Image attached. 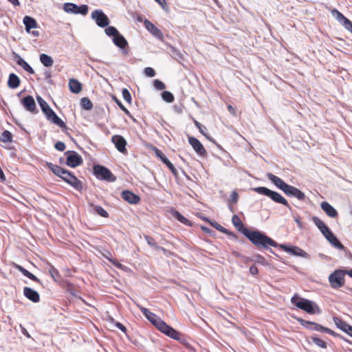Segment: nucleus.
I'll return each instance as SVG.
<instances>
[{"mask_svg":"<svg viewBox=\"0 0 352 352\" xmlns=\"http://www.w3.org/2000/svg\"><path fill=\"white\" fill-rule=\"evenodd\" d=\"M47 166L53 172L54 175L60 177L63 180L71 185L75 189L78 190H82V182L72 173L50 162L47 163Z\"/></svg>","mask_w":352,"mask_h":352,"instance_id":"1","label":"nucleus"},{"mask_svg":"<svg viewBox=\"0 0 352 352\" xmlns=\"http://www.w3.org/2000/svg\"><path fill=\"white\" fill-rule=\"evenodd\" d=\"M242 232L257 247L267 248L269 246H277V243L273 239L258 231H251L248 228H244Z\"/></svg>","mask_w":352,"mask_h":352,"instance_id":"2","label":"nucleus"},{"mask_svg":"<svg viewBox=\"0 0 352 352\" xmlns=\"http://www.w3.org/2000/svg\"><path fill=\"white\" fill-rule=\"evenodd\" d=\"M291 302L298 309L309 314H320L321 310L316 303L308 299L303 298L295 294L291 298Z\"/></svg>","mask_w":352,"mask_h":352,"instance_id":"3","label":"nucleus"},{"mask_svg":"<svg viewBox=\"0 0 352 352\" xmlns=\"http://www.w3.org/2000/svg\"><path fill=\"white\" fill-rule=\"evenodd\" d=\"M36 99L42 111L45 115L48 120H50L52 123L58 125L63 130L67 129L65 123L56 114L45 100H44L41 96H37Z\"/></svg>","mask_w":352,"mask_h":352,"instance_id":"4","label":"nucleus"},{"mask_svg":"<svg viewBox=\"0 0 352 352\" xmlns=\"http://www.w3.org/2000/svg\"><path fill=\"white\" fill-rule=\"evenodd\" d=\"M253 190L258 194L270 197L274 202L281 204L285 206H289L288 201L277 192L271 190L266 187H256L253 188Z\"/></svg>","mask_w":352,"mask_h":352,"instance_id":"5","label":"nucleus"},{"mask_svg":"<svg viewBox=\"0 0 352 352\" xmlns=\"http://www.w3.org/2000/svg\"><path fill=\"white\" fill-rule=\"evenodd\" d=\"M94 173L96 177L99 179L106 180L108 182H115L116 180L111 170L101 165H95L94 166Z\"/></svg>","mask_w":352,"mask_h":352,"instance_id":"6","label":"nucleus"},{"mask_svg":"<svg viewBox=\"0 0 352 352\" xmlns=\"http://www.w3.org/2000/svg\"><path fill=\"white\" fill-rule=\"evenodd\" d=\"M346 270H336L329 276V281L333 288H340L344 284Z\"/></svg>","mask_w":352,"mask_h":352,"instance_id":"7","label":"nucleus"},{"mask_svg":"<svg viewBox=\"0 0 352 352\" xmlns=\"http://www.w3.org/2000/svg\"><path fill=\"white\" fill-rule=\"evenodd\" d=\"M152 324L161 332L173 339H176V331L170 327L168 326L158 316L154 321H152Z\"/></svg>","mask_w":352,"mask_h":352,"instance_id":"8","label":"nucleus"},{"mask_svg":"<svg viewBox=\"0 0 352 352\" xmlns=\"http://www.w3.org/2000/svg\"><path fill=\"white\" fill-rule=\"evenodd\" d=\"M67 155L66 164L72 168H76L83 163L82 157L74 151H67L65 153Z\"/></svg>","mask_w":352,"mask_h":352,"instance_id":"9","label":"nucleus"},{"mask_svg":"<svg viewBox=\"0 0 352 352\" xmlns=\"http://www.w3.org/2000/svg\"><path fill=\"white\" fill-rule=\"evenodd\" d=\"M64 10L67 13L80 14L83 16L88 13L89 8L87 5L77 6L72 3H66L63 6Z\"/></svg>","mask_w":352,"mask_h":352,"instance_id":"10","label":"nucleus"},{"mask_svg":"<svg viewBox=\"0 0 352 352\" xmlns=\"http://www.w3.org/2000/svg\"><path fill=\"white\" fill-rule=\"evenodd\" d=\"M298 321L302 326H304L306 328H308L311 330L327 333L332 335V336L336 335V333L333 331H332L331 329L324 327H322V325L318 324L317 323L306 321L303 319H298Z\"/></svg>","mask_w":352,"mask_h":352,"instance_id":"11","label":"nucleus"},{"mask_svg":"<svg viewBox=\"0 0 352 352\" xmlns=\"http://www.w3.org/2000/svg\"><path fill=\"white\" fill-rule=\"evenodd\" d=\"M91 17L99 27L104 28L109 23L107 16L102 10H94L91 13Z\"/></svg>","mask_w":352,"mask_h":352,"instance_id":"12","label":"nucleus"},{"mask_svg":"<svg viewBox=\"0 0 352 352\" xmlns=\"http://www.w3.org/2000/svg\"><path fill=\"white\" fill-rule=\"evenodd\" d=\"M111 142L113 143L117 150L121 153H127V150L126 148L127 142L124 137L120 135H114L111 137Z\"/></svg>","mask_w":352,"mask_h":352,"instance_id":"13","label":"nucleus"},{"mask_svg":"<svg viewBox=\"0 0 352 352\" xmlns=\"http://www.w3.org/2000/svg\"><path fill=\"white\" fill-rule=\"evenodd\" d=\"M21 104L26 111L30 112L32 114H36L38 112V110L36 108V102L32 96L24 97L21 100Z\"/></svg>","mask_w":352,"mask_h":352,"instance_id":"14","label":"nucleus"},{"mask_svg":"<svg viewBox=\"0 0 352 352\" xmlns=\"http://www.w3.org/2000/svg\"><path fill=\"white\" fill-rule=\"evenodd\" d=\"M331 14L346 30L352 32V22L349 19L337 10H333Z\"/></svg>","mask_w":352,"mask_h":352,"instance_id":"15","label":"nucleus"},{"mask_svg":"<svg viewBox=\"0 0 352 352\" xmlns=\"http://www.w3.org/2000/svg\"><path fill=\"white\" fill-rule=\"evenodd\" d=\"M188 142L198 155L201 156L206 155V151L198 139L193 137H190L188 138Z\"/></svg>","mask_w":352,"mask_h":352,"instance_id":"16","label":"nucleus"},{"mask_svg":"<svg viewBox=\"0 0 352 352\" xmlns=\"http://www.w3.org/2000/svg\"><path fill=\"white\" fill-rule=\"evenodd\" d=\"M280 248L286 252L292 255L299 256L301 257H307V254L305 251L296 246H287L286 245L281 244Z\"/></svg>","mask_w":352,"mask_h":352,"instance_id":"17","label":"nucleus"},{"mask_svg":"<svg viewBox=\"0 0 352 352\" xmlns=\"http://www.w3.org/2000/svg\"><path fill=\"white\" fill-rule=\"evenodd\" d=\"M122 198L131 204H137L140 201V197L129 190H124L121 193Z\"/></svg>","mask_w":352,"mask_h":352,"instance_id":"18","label":"nucleus"},{"mask_svg":"<svg viewBox=\"0 0 352 352\" xmlns=\"http://www.w3.org/2000/svg\"><path fill=\"white\" fill-rule=\"evenodd\" d=\"M24 296L33 302H38L40 301V296L38 293L33 289L25 287L23 288Z\"/></svg>","mask_w":352,"mask_h":352,"instance_id":"19","label":"nucleus"},{"mask_svg":"<svg viewBox=\"0 0 352 352\" xmlns=\"http://www.w3.org/2000/svg\"><path fill=\"white\" fill-rule=\"evenodd\" d=\"M267 177L278 188L285 192V189L288 186L289 184H286L283 180H282L278 177L273 175L272 173H267Z\"/></svg>","mask_w":352,"mask_h":352,"instance_id":"20","label":"nucleus"},{"mask_svg":"<svg viewBox=\"0 0 352 352\" xmlns=\"http://www.w3.org/2000/svg\"><path fill=\"white\" fill-rule=\"evenodd\" d=\"M284 192L287 195L294 196L299 200H303L305 198V195L302 191L290 185H288Z\"/></svg>","mask_w":352,"mask_h":352,"instance_id":"21","label":"nucleus"},{"mask_svg":"<svg viewBox=\"0 0 352 352\" xmlns=\"http://www.w3.org/2000/svg\"><path fill=\"white\" fill-rule=\"evenodd\" d=\"M327 240L335 248L339 250H343L344 245L339 241L337 237L330 231L328 234L324 236Z\"/></svg>","mask_w":352,"mask_h":352,"instance_id":"22","label":"nucleus"},{"mask_svg":"<svg viewBox=\"0 0 352 352\" xmlns=\"http://www.w3.org/2000/svg\"><path fill=\"white\" fill-rule=\"evenodd\" d=\"M321 208L330 217L335 218L338 216L336 210L327 201H322L320 204Z\"/></svg>","mask_w":352,"mask_h":352,"instance_id":"23","label":"nucleus"},{"mask_svg":"<svg viewBox=\"0 0 352 352\" xmlns=\"http://www.w3.org/2000/svg\"><path fill=\"white\" fill-rule=\"evenodd\" d=\"M311 220L324 236L331 231L326 224L318 217H313Z\"/></svg>","mask_w":352,"mask_h":352,"instance_id":"24","label":"nucleus"},{"mask_svg":"<svg viewBox=\"0 0 352 352\" xmlns=\"http://www.w3.org/2000/svg\"><path fill=\"white\" fill-rule=\"evenodd\" d=\"M23 21L25 27V30L29 33L30 32L31 29L37 28V22L34 18L31 16H25L23 18Z\"/></svg>","mask_w":352,"mask_h":352,"instance_id":"25","label":"nucleus"},{"mask_svg":"<svg viewBox=\"0 0 352 352\" xmlns=\"http://www.w3.org/2000/svg\"><path fill=\"white\" fill-rule=\"evenodd\" d=\"M21 80L15 74H10L8 77V86L10 89H16L20 85Z\"/></svg>","mask_w":352,"mask_h":352,"instance_id":"26","label":"nucleus"},{"mask_svg":"<svg viewBox=\"0 0 352 352\" xmlns=\"http://www.w3.org/2000/svg\"><path fill=\"white\" fill-rule=\"evenodd\" d=\"M113 42L116 46L122 49L125 48L128 45L127 41L120 33L113 38Z\"/></svg>","mask_w":352,"mask_h":352,"instance_id":"27","label":"nucleus"},{"mask_svg":"<svg viewBox=\"0 0 352 352\" xmlns=\"http://www.w3.org/2000/svg\"><path fill=\"white\" fill-rule=\"evenodd\" d=\"M155 153L162 160V162L167 165L173 173L176 175V170L173 164L166 157L164 153L160 150L157 148L155 149Z\"/></svg>","mask_w":352,"mask_h":352,"instance_id":"28","label":"nucleus"},{"mask_svg":"<svg viewBox=\"0 0 352 352\" xmlns=\"http://www.w3.org/2000/svg\"><path fill=\"white\" fill-rule=\"evenodd\" d=\"M69 87L70 91L74 94H78L82 90V86L80 82L74 78L69 80Z\"/></svg>","mask_w":352,"mask_h":352,"instance_id":"29","label":"nucleus"},{"mask_svg":"<svg viewBox=\"0 0 352 352\" xmlns=\"http://www.w3.org/2000/svg\"><path fill=\"white\" fill-rule=\"evenodd\" d=\"M15 267L19 272H21L24 276H25L26 277L29 278L32 280L37 282V283H40L41 282V280L35 275H34L33 274L30 273L29 271H28L27 270L23 268L22 266H21L19 265H15Z\"/></svg>","mask_w":352,"mask_h":352,"instance_id":"30","label":"nucleus"},{"mask_svg":"<svg viewBox=\"0 0 352 352\" xmlns=\"http://www.w3.org/2000/svg\"><path fill=\"white\" fill-rule=\"evenodd\" d=\"M333 322L338 328L345 333L348 331L351 327V325L347 324L346 322L337 317L333 318Z\"/></svg>","mask_w":352,"mask_h":352,"instance_id":"31","label":"nucleus"},{"mask_svg":"<svg viewBox=\"0 0 352 352\" xmlns=\"http://www.w3.org/2000/svg\"><path fill=\"white\" fill-rule=\"evenodd\" d=\"M16 63L19 65H20L24 70L28 72V73L33 74H34V70L32 68V67L21 56H17Z\"/></svg>","mask_w":352,"mask_h":352,"instance_id":"32","label":"nucleus"},{"mask_svg":"<svg viewBox=\"0 0 352 352\" xmlns=\"http://www.w3.org/2000/svg\"><path fill=\"white\" fill-rule=\"evenodd\" d=\"M144 26L145 28L150 31L153 35L157 36L160 34V30L150 21L146 19L144 21Z\"/></svg>","mask_w":352,"mask_h":352,"instance_id":"33","label":"nucleus"},{"mask_svg":"<svg viewBox=\"0 0 352 352\" xmlns=\"http://www.w3.org/2000/svg\"><path fill=\"white\" fill-rule=\"evenodd\" d=\"M40 60L45 67H51L54 63L52 58L45 54L40 55Z\"/></svg>","mask_w":352,"mask_h":352,"instance_id":"34","label":"nucleus"},{"mask_svg":"<svg viewBox=\"0 0 352 352\" xmlns=\"http://www.w3.org/2000/svg\"><path fill=\"white\" fill-rule=\"evenodd\" d=\"M92 210L102 217H108L109 213L100 206L91 204Z\"/></svg>","mask_w":352,"mask_h":352,"instance_id":"35","label":"nucleus"},{"mask_svg":"<svg viewBox=\"0 0 352 352\" xmlns=\"http://www.w3.org/2000/svg\"><path fill=\"white\" fill-rule=\"evenodd\" d=\"M140 311L151 323L152 321H154L157 318L155 314L145 307H140Z\"/></svg>","mask_w":352,"mask_h":352,"instance_id":"36","label":"nucleus"},{"mask_svg":"<svg viewBox=\"0 0 352 352\" xmlns=\"http://www.w3.org/2000/svg\"><path fill=\"white\" fill-rule=\"evenodd\" d=\"M232 223L234 226L239 230L243 231V224L242 221H241L240 218L234 215L232 219Z\"/></svg>","mask_w":352,"mask_h":352,"instance_id":"37","label":"nucleus"},{"mask_svg":"<svg viewBox=\"0 0 352 352\" xmlns=\"http://www.w3.org/2000/svg\"><path fill=\"white\" fill-rule=\"evenodd\" d=\"M82 107L86 110H91L93 108L91 101L87 98H82L80 101Z\"/></svg>","mask_w":352,"mask_h":352,"instance_id":"38","label":"nucleus"},{"mask_svg":"<svg viewBox=\"0 0 352 352\" xmlns=\"http://www.w3.org/2000/svg\"><path fill=\"white\" fill-rule=\"evenodd\" d=\"M162 99L167 102H172L174 101V96L172 93L168 91H164L162 94Z\"/></svg>","mask_w":352,"mask_h":352,"instance_id":"39","label":"nucleus"},{"mask_svg":"<svg viewBox=\"0 0 352 352\" xmlns=\"http://www.w3.org/2000/svg\"><path fill=\"white\" fill-rule=\"evenodd\" d=\"M1 140L3 142H10L12 140V135L9 131H4L1 137Z\"/></svg>","mask_w":352,"mask_h":352,"instance_id":"40","label":"nucleus"},{"mask_svg":"<svg viewBox=\"0 0 352 352\" xmlns=\"http://www.w3.org/2000/svg\"><path fill=\"white\" fill-rule=\"evenodd\" d=\"M114 266L121 268L122 264L116 259H113L111 257V254L110 252H107V254H103Z\"/></svg>","mask_w":352,"mask_h":352,"instance_id":"41","label":"nucleus"},{"mask_svg":"<svg viewBox=\"0 0 352 352\" xmlns=\"http://www.w3.org/2000/svg\"><path fill=\"white\" fill-rule=\"evenodd\" d=\"M49 273L52 277V278L55 280H56L58 278L60 277L59 272L53 265L50 266Z\"/></svg>","mask_w":352,"mask_h":352,"instance_id":"42","label":"nucleus"},{"mask_svg":"<svg viewBox=\"0 0 352 352\" xmlns=\"http://www.w3.org/2000/svg\"><path fill=\"white\" fill-rule=\"evenodd\" d=\"M105 33L109 36H113V38H114L119 33V32L115 27L109 26V27L106 28Z\"/></svg>","mask_w":352,"mask_h":352,"instance_id":"43","label":"nucleus"},{"mask_svg":"<svg viewBox=\"0 0 352 352\" xmlns=\"http://www.w3.org/2000/svg\"><path fill=\"white\" fill-rule=\"evenodd\" d=\"M122 97L124 99V100L126 102H128L129 104H131L132 102V98H131L129 91L127 89L124 88L122 89Z\"/></svg>","mask_w":352,"mask_h":352,"instance_id":"44","label":"nucleus"},{"mask_svg":"<svg viewBox=\"0 0 352 352\" xmlns=\"http://www.w3.org/2000/svg\"><path fill=\"white\" fill-rule=\"evenodd\" d=\"M311 340L318 346H320V347H321L322 349H326L327 348V344L322 340H321V339H320V338H318L317 337H312Z\"/></svg>","mask_w":352,"mask_h":352,"instance_id":"45","label":"nucleus"},{"mask_svg":"<svg viewBox=\"0 0 352 352\" xmlns=\"http://www.w3.org/2000/svg\"><path fill=\"white\" fill-rule=\"evenodd\" d=\"M113 100L116 102V103L119 106V107L127 115L130 116V112L129 110L122 104L121 101L118 100L116 96H113Z\"/></svg>","mask_w":352,"mask_h":352,"instance_id":"46","label":"nucleus"},{"mask_svg":"<svg viewBox=\"0 0 352 352\" xmlns=\"http://www.w3.org/2000/svg\"><path fill=\"white\" fill-rule=\"evenodd\" d=\"M153 86L157 90H162L165 89V85L160 80H155L153 81Z\"/></svg>","mask_w":352,"mask_h":352,"instance_id":"47","label":"nucleus"},{"mask_svg":"<svg viewBox=\"0 0 352 352\" xmlns=\"http://www.w3.org/2000/svg\"><path fill=\"white\" fill-rule=\"evenodd\" d=\"M195 125L199 129V131L208 140H210V138H209V136H208V135L204 132V129H206V127L204 126H203L202 124H201L199 122H198L197 121L195 122Z\"/></svg>","mask_w":352,"mask_h":352,"instance_id":"48","label":"nucleus"},{"mask_svg":"<svg viewBox=\"0 0 352 352\" xmlns=\"http://www.w3.org/2000/svg\"><path fill=\"white\" fill-rule=\"evenodd\" d=\"M144 74L148 77H153L155 75V72L152 67H146Z\"/></svg>","mask_w":352,"mask_h":352,"instance_id":"49","label":"nucleus"},{"mask_svg":"<svg viewBox=\"0 0 352 352\" xmlns=\"http://www.w3.org/2000/svg\"><path fill=\"white\" fill-rule=\"evenodd\" d=\"M54 147L59 151H63L65 149V144L63 142H57L55 144Z\"/></svg>","mask_w":352,"mask_h":352,"instance_id":"50","label":"nucleus"},{"mask_svg":"<svg viewBox=\"0 0 352 352\" xmlns=\"http://www.w3.org/2000/svg\"><path fill=\"white\" fill-rule=\"evenodd\" d=\"M177 221H179L180 222H182L186 225H190V221L178 212H177Z\"/></svg>","mask_w":352,"mask_h":352,"instance_id":"51","label":"nucleus"},{"mask_svg":"<svg viewBox=\"0 0 352 352\" xmlns=\"http://www.w3.org/2000/svg\"><path fill=\"white\" fill-rule=\"evenodd\" d=\"M210 224L215 228H217L218 230L222 232H225V230L226 229L221 226V225H219V223H216V222H210Z\"/></svg>","mask_w":352,"mask_h":352,"instance_id":"52","label":"nucleus"},{"mask_svg":"<svg viewBox=\"0 0 352 352\" xmlns=\"http://www.w3.org/2000/svg\"><path fill=\"white\" fill-rule=\"evenodd\" d=\"M145 239L148 245H150L151 246H156V243H155L154 239H153L151 236H146Z\"/></svg>","mask_w":352,"mask_h":352,"instance_id":"53","label":"nucleus"},{"mask_svg":"<svg viewBox=\"0 0 352 352\" xmlns=\"http://www.w3.org/2000/svg\"><path fill=\"white\" fill-rule=\"evenodd\" d=\"M250 272L252 274V275H256L258 274V270L257 268V267L255 265H252L250 267Z\"/></svg>","mask_w":352,"mask_h":352,"instance_id":"54","label":"nucleus"},{"mask_svg":"<svg viewBox=\"0 0 352 352\" xmlns=\"http://www.w3.org/2000/svg\"><path fill=\"white\" fill-rule=\"evenodd\" d=\"M116 326L120 329L121 330L122 332L124 333H126V328L124 325H123L122 323L120 322H116Z\"/></svg>","mask_w":352,"mask_h":352,"instance_id":"55","label":"nucleus"},{"mask_svg":"<svg viewBox=\"0 0 352 352\" xmlns=\"http://www.w3.org/2000/svg\"><path fill=\"white\" fill-rule=\"evenodd\" d=\"M155 1L156 2H157L164 10H166V0H155Z\"/></svg>","mask_w":352,"mask_h":352,"instance_id":"56","label":"nucleus"},{"mask_svg":"<svg viewBox=\"0 0 352 352\" xmlns=\"http://www.w3.org/2000/svg\"><path fill=\"white\" fill-rule=\"evenodd\" d=\"M231 197H232V200L233 201V202H236L237 201V199H238V194L236 192L234 191L232 192V195H231Z\"/></svg>","mask_w":352,"mask_h":352,"instance_id":"57","label":"nucleus"},{"mask_svg":"<svg viewBox=\"0 0 352 352\" xmlns=\"http://www.w3.org/2000/svg\"><path fill=\"white\" fill-rule=\"evenodd\" d=\"M228 109L229 112L232 115H233V116L236 115V111H235L234 108L232 105H228Z\"/></svg>","mask_w":352,"mask_h":352,"instance_id":"58","label":"nucleus"},{"mask_svg":"<svg viewBox=\"0 0 352 352\" xmlns=\"http://www.w3.org/2000/svg\"><path fill=\"white\" fill-rule=\"evenodd\" d=\"M21 331H22L23 334L24 336H25L27 338H30V336L29 333L28 332V331L26 330V329H25L24 327H21Z\"/></svg>","mask_w":352,"mask_h":352,"instance_id":"59","label":"nucleus"},{"mask_svg":"<svg viewBox=\"0 0 352 352\" xmlns=\"http://www.w3.org/2000/svg\"><path fill=\"white\" fill-rule=\"evenodd\" d=\"M9 2H10L13 6H18L20 5L19 0H8Z\"/></svg>","mask_w":352,"mask_h":352,"instance_id":"60","label":"nucleus"},{"mask_svg":"<svg viewBox=\"0 0 352 352\" xmlns=\"http://www.w3.org/2000/svg\"><path fill=\"white\" fill-rule=\"evenodd\" d=\"M31 33L34 36H38L39 35V32L37 30L32 31Z\"/></svg>","mask_w":352,"mask_h":352,"instance_id":"61","label":"nucleus"},{"mask_svg":"<svg viewBox=\"0 0 352 352\" xmlns=\"http://www.w3.org/2000/svg\"><path fill=\"white\" fill-rule=\"evenodd\" d=\"M347 334H349L350 336L352 337V327L351 326L349 329L348 331L346 332Z\"/></svg>","mask_w":352,"mask_h":352,"instance_id":"62","label":"nucleus"},{"mask_svg":"<svg viewBox=\"0 0 352 352\" xmlns=\"http://www.w3.org/2000/svg\"><path fill=\"white\" fill-rule=\"evenodd\" d=\"M346 274H348L349 276L352 277V270H346Z\"/></svg>","mask_w":352,"mask_h":352,"instance_id":"63","label":"nucleus"},{"mask_svg":"<svg viewBox=\"0 0 352 352\" xmlns=\"http://www.w3.org/2000/svg\"><path fill=\"white\" fill-rule=\"evenodd\" d=\"M296 222L297 223L298 227L300 228H302V223H301L300 221H299L298 219H296Z\"/></svg>","mask_w":352,"mask_h":352,"instance_id":"64","label":"nucleus"}]
</instances>
